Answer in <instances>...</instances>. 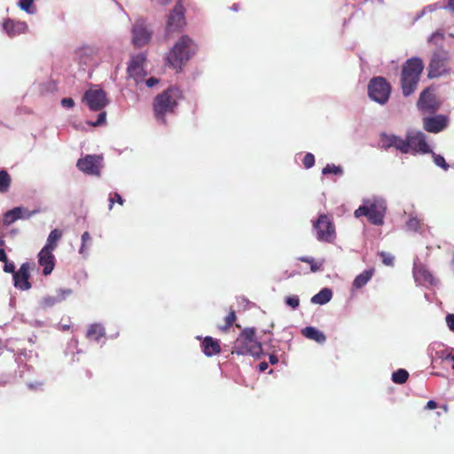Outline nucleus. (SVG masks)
<instances>
[{
    "label": "nucleus",
    "instance_id": "nucleus-1",
    "mask_svg": "<svg viewBox=\"0 0 454 454\" xmlns=\"http://www.w3.org/2000/svg\"><path fill=\"white\" fill-rule=\"evenodd\" d=\"M423 70L424 63L419 57L411 58L404 62L401 73V87L404 97H409L415 91Z\"/></svg>",
    "mask_w": 454,
    "mask_h": 454
},
{
    "label": "nucleus",
    "instance_id": "nucleus-2",
    "mask_svg": "<svg viewBox=\"0 0 454 454\" xmlns=\"http://www.w3.org/2000/svg\"><path fill=\"white\" fill-rule=\"evenodd\" d=\"M182 97V91L175 86H170L153 100L154 116L159 122L166 123L165 116L173 114L177 106L178 100Z\"/></svg>",
    "mask_w": 454,
    "mask_h": 454
},
{
    "label": "nucleus",
    "instance_id": "nucleus-3",
    "mask_svg": "<svg viewBox=\"0 0 454 454\" xmlns=\"http://www.w3.org/2000/svg\"><path fill=\"white\" fill-rule=\"evenodd\" d=\"M197 51V45L188 35H182L175 43L168 56V61L174 68L182 69V66L190 60Z\"/></svg>",
    "mask_w": 454,
    "mask_h": 454
},
{
    "label": "nucleus",
    "instance_id": "nucleus-4",
    "mask_svg": "<svg viewBox=\"0 0 454 454\" xmlns=\"http://www.w3.org/2000/svg\"><path fill=\"white\" fill-rule=\"evenodd\" d=\"M387 209L385 200L373 198L364 200L363 204L355 211L356 217L366 216L374 225H382Z\"/></svg>",
    "mask_w": 454,
    "mask_h": 454
},
{
    "label": "nucleus",
    "instance_id": "nucleus-5",
    "mask_svg": "<svg viewBox=\"0 0 454 454\" xmlns=\"http://www.w3.org/2000/svg\"><path fill=\"white\" fill-rule=\"evenodd\" d=\"M368 96L380 105H385L390 97L391 86L382 76H376L370 80L368 83Z\"/></svg>",
    "mask_w": 454,
    "mask_h": 454
},
{
    "label": "nucleus",
    "instance_id": "nucleus-6",
    "mask_svg": "<svg viewBox=\"0 0 454 454\" xmlns=\"http://www.w3.org/2000/svg\"><path fill=\"white\" fill-rule=\"evenodd\" d=\"M313 228L317 231V239L321 242L332 243L335 239V227L327 215L321 214L313 222Z\"/></svg>",
    "mask_w": 454,
    "mask_h": 454
},
{
    "label": "nucleus",
    "instance_id": "nucleus-7",
    "mask_svg": "<svg viewBox=\"0 0 454 454\" xmlns=\"http://www.w3.org/2000/svg\"><path fill=\"white\" fill-rule=\"evenodd\" d=\"M82 101L93 112L101 111L109 104L106 93L102 89H90L86 90L82 96Z\"/></svg>",
    "mask_w": 454,
    "mask_h": 454
},
{
    "label": "nucleus",
    "instance_id": "nucleus-8",
    "mask_svg": "<svg viewBox=\"0 0 454 454\" xmlns=\"http://www.w3.org/2000/svg\"><path fill=\"white\" fill-rule=\"evenodd\" d=\"M449 59V52L441 46L433 52L428 65V78H436L445 72V64Z\"/></svg>",
    "mask_w": 454,
    "mask_h": 454
},
{
    "label": "nucleus",
    "instance_id": "nucleus-9",
    "mask_svg": "<svg viewBox=\"0 0 454 454\" xmlns=\"http://www.w3.org/2000/svg\"><path fill=\"white\" fill-rule=\"evenodd\" d=\"M405 139L409 145V152L411 150L413 153H420L423 154L432 153L430 146L426 141V136L422 131L409 130Z\"/></svg>",
    "mask_w": 454,
    "mask_h": 454
},
{
    "label": "nucleus",
    "instance_id": "nucleus-10",
    "mask_svg": "<svg viewBox=\"0 0 454 454\" xmlns=\"http://www.w3.org/2000/svg\"><path fill=\"white\" fill-rule=\"evenodd\" d=\"M184 12V7L178 2L168 16L166 25V33L168 35L184 27L185 25Z\"/></svg>",
    "mask_w": 454,
    "mask_h": 454
},
{
    "label": "nucleus",
    "instance_id": "nucleus-11",
    "mask_svg": "<svg viewBox=\"0 0 454 454\" xmlns=\"http://www.w3.org/2000/svg\"><path fill=\"white\" fill-rule=\"evenodd\" d=\"M152 31L148 29L145 20L138 19L132 27V42L137 48L145 46L151 39Z\"/></svg>",
    "mask_w": 454,
    "mask_h": 454
},
{
    "label": "nucleus",
    "instance_id": "nucleus-12",
    "mask_svg": "<svg viewBox=\"0 0 454 454\" xmlns=\"http://www.w3.org/2000/svg\"><path fill=\"white\" fill-rule=\"evenodd\" d=\"M103 158L99 155L88 154L78 160L76 167L88 175H99V168Z\"/></svg>",
    "mask_w": 454,
    "mask_h": 454
},
{
    "label": "nucleus",
    "instance_id": "nucleus-13",
    "mask_svg": "<svg viewBox=\"0 0 454 454\" xmlns=\"http://www.w3.org/2000/svg\"><path fill=\"white\" fill-rule=\"evenodd\" d=\"M417 106L423 112L434 113L439 109L440 104L431 88L428 87L420 93Z\"/></svg>",
    "mask_w": 454,
    "mask_h": 454
},
{
    "label": "nucleus",
    "instance_id": "nucleus-14",
    "mask_svg": "<svg viewBox=\"0 0 454 454\" xmlns=\"http://www.w3.org/2000/svg\"><path fill=\"white\" fill-rule=\"evenodd\" d=\"M31 265L29 262H24L21 264L19 270L14 272L12 275L14 286L21 291H27L31 288V283L29 282Z\"/></svg>",
    "mask_w": 454,
    "mask_h": 454
},
{
    "label": "nucleus",
    "instance_id": "nucleus-15",
    "mask_svg": "<svg viewBox=\"0 0 454 454\" xmlns=\"http://www.w3.org/2000/svg\"><path fill=\"white\" fill-rule=\"evenodd\" d=\"M381 147L385 150H388L390 147H395L402 153H409V145L406 139H403L395 135H387L382 133L380 136Z\"/></svg>",
    "mask_w": 454,
    "mask_h": 454
},
{
    "label": "nucleus",
    "instance_id": "nucleus-16",
    "mask_svg": "<svg viewBox=\"0 0 454 454\" xmlns=\"http://www.w3.org/2000/svg\"><path fill=\"white\" fill-rule=\"evenodd\" d=\"M232 353L246 356L250 355L254 357L260 358L262 354V348L261 343L250 344L248 342L240 341L237 339Z\"/></svg>",
    "mask_w": 454,
    "mask_h": 454
},
{
    "label": "nucleus",
    "instance_id": "nucleus-17",
    "mask_svg": "<svg viewBox=\"0 0 454 454\" xmlns=\"http://www.w3.org/2000/svg\"><path fill=\"white\" fill-rule=\"evenodd\" d=\"M448 125V118L443 114L425 117L423 119V127L427 132L439 133Z\"/></svg>",
    "mask_w": 454,
    "mask_h": 454
},
{
    "label": "nucleus",
    "instance_id": "nucleus-18",
    "mask_svg": "<svg viewBox=\"0 0 454 454\" xmlns=\"http://www.w3.org/2000/svg\"><path fill=\"white\" fill-rule=\"evenodd\" d=\"M37 211H35V210L28 212L23 207H13L12 209L8 210L7 212H5L4 214L3 223L4 225L9 226L12 223H13L15 221H17L18 219H21V218L28 219V218H30Z\"/></svg>",
    "mask_w": 454,
    "mask_h": 454
},
{
    "label": "nucleus",
    "instance_id": "nucleus-19",
    "mask_svg": "<svg viewBox=\"0 0 454 454\" xmlns=\"http://www.w3.org/2000/svg\"><path fill=\"white\" fill-rule=\"evenodd\" d=\"M73 290L70 288H59L57 290V295L56 296H51L47 295L43 297L40 302L39 306L43 309H47L49 308L53 307L55 304L61 302L62 301L66 300L67 296L72 294Z\"/></svg>",
    "mask_w": 454,
    "mask_h": 454
},
{
    "label": "nucleus",
    "instance_id": "nucleus-20",
    "mask_svg": "<svg viewBox=\"0 0 454 454\" xmlns=\"http://www.w3.org/2000/svg\"><path fill=\"white\" fill-rule=\"evenodd\" d=\"M413 276L416 282L421 285H434L435 282L434 278L431 272L419 262H414Z\"/></svg>",
    "mask_w": 454,
    "mask_h": 454
},
{
    "label": "nucleus",
    "instance_id": "nucleus-21",
    "mask_svg": "<svg viewBox=\"0 0 454 454\" xmlns=\"http://www.w3.org/2000/svg\"><path fill=\"white\" fill-rule=\"evenodd\" d=\"M38 262L43 267V274L44 276L50 275L55 266V257L52 251L43 247L38 254Z\"/></svg>",
    "mask_w": 454,
    "mask_h": 454
},
{
    "label": "nucleus",
    "instance_id": "nucleus-22",
    "mask_svg": "<svg viewBox=\"0 0 454 454\" xmlns=\"http://www.w3.org/2000/svg\"><path fill=\"white\" fill-rule=\"evenodd\" d=\"M3 28L11 37L25 33L27 30V25L24 21H15L12 19H6L3 23Z\"/></svg>",
    "mask_w": 454,
    "mask_h": 454
},
{
    "label": "nucleus",
    "instance_id": "nucleus-23",
    "mask_svg": "<svg viewBox=\"0 0 454 454\" xmlns=\"http://www.w3.org/2000/svg\"><path fill=\"white\" fill-rule=\"evenodd\" d=\"M145 60V57L142 53H139L137 56L133 57L127 67L128 74L130 77L145 75V74L144 73L142 67Z\"/></svg>",
    "mask_w": 454,
    "mask_h": 454
},
{
    "label": "nucleus",
    "instance_id": "nucleus-24",
    "mask_svg": "<svg viewBox=\"0 0 454 454\" xmlns=\"http://www.w3.org/2000/svg\"><path fill=\"white\" fill-rule=\"evenodd\" d=\"M202 350L205 356H212L221 352V347L218 340H215L210 336L204 338L201 343Z\"/></svg>",
    "mask_w": 454,
    "mask_h": 454
},
{
    "label": "nucleus",
    "instance_id": "nucleus-25",
    "mask_svg": "<svg viewBox=\"0 0 454 454\" xmlns=\"http://www.w3.org/2000/svg\"><path fill=\"white\" fill-rule=\"evenodd\" d=\"M301 334L309 340H315L318 344H324L326 341L325 334L314 326L302 328Z\"/></svg>",
    "mask_w": 454,
    "mask_h": 454
},
{
    "label": "nucleus",
    "instance_id": "nucleus-26",
    "mask_svg": "<svg viewBox=\"0 0 454 454\" xmlns=\"http://www.w3.org/2000/svg\"><path fill=\"white\" fill-rule=\"evenodd\" d=\"M332 297H333V291L328 287H325V288L321 289L314 296H312L310 301L313 304L325 305L331 301Z\"/></svg>",
    "mask_w": 454,
    "mask_h": 454
},
{
    "label": "nucleus",
    "instance_id": "nucleus-27",
    "mask_svg": "<svg viewBox=\"0 0 454 454\" xmlns=\"http://www.w3.org/2000/svg\"><path fill=\"white\" fill-rule=\"evenodd\" d=\"M373 272V269L364 270L362 273H360L355 278L353 281V286L356 289H360L363 286H364L372 278Z\"/></svg>",
    "mask_w": 454,
    "mask_h": 454
},
{
    "label": "nucleus",
    "instance_id": "nucleus-28",
    "mask_svg": "<svg viewBox=\"0 0 454 454\" xmlns=\"http://www.w3.org/2000/svg\"><path fill=\"white\" fill-rule=\"evenodd\" d=\"M62 237V231L59 229L52 230L48 238L47 242L43 248L49 249L51 251H53L57 247V242L61 239Z\"/></svg>",
    "mask_w": 454,
    "mask_h": 454
},
{
    "label": "nucleus",
    "instance_id": "nucleus-29",
    "mask_svg": "<svg viewBox=\"0 0 454 454\" xmlns=\"http://www.w3.org/2000/svg\"><path fill=\"white\" fill-rule=\"evenodd\" d=\"M238 339H239V342L245 341L250 344L261 343L255 339V328L254 327H247L243 329Z\"/></svg>",
    "mask_w": 454,
    "mask_h": 454
},
{
    "label": "nucleus",
    "instance_id": "nucleus-30",
    "mask_svg": "<svg viewBox=\"0 0 454 454\" xmlns=\"http://www.w3.org/2000/svg\"><path fill=\"white\" fill-rule=\"evenodd\" d=\"M105 335V328L99 324H93L87 331V337L98 341Z\"/></svg>",
    "mask_w": 454,
    "mask_h": 454
},
{
    "label": "nucleus",
    "instance_id": "nucleus-31",
    "mask_svg": "<svg viewBox=\"0 0 454 454\" xmlns=\"http://www.w3.org/2000/svg\"><path fill=\"white\" fill-rule=\"evenodd\" d=\"M11 176L5 169H0V192L5 193L11 185Z\"/></svg>",
    "mask_w": 454,
    "mask_h": 454
},
{
    "label": "nucleus",
    "instance_id": "nucleus-32",
    "mask_svg": "<svg viewBox=\"0 0 454 454\" xmlns=\"http://www.w3.org/2000/svg\"><path fill=\"white\" fill-rule=\"evenodd\" d=\"M409 378V372L405 369H398L392 373V380L396 384H403Z\"/></svg>",
    "mask_w": 454,
    "mask_h": 454
},
{
    "label": "nucleus",
    "instance_id": "nucleus-33",
    "mask_svg": "<svg viewBox=\"0 0 454 454\" xmlns=\"http://www.w3.org/2000/svg\"><path fill=\"white\" fill-rule=\"evenodd\" d=\"M298 260L301 262H303L309 263L310 270L312 272H317V271L320 270L323 266V262H317L312 257L301 256L298 258Z\"/></svg>",
    "mask_w": 454,
    "mask_h": 454
},
{
    "label": "nucleus",
    "instance_id": "nucleus-34",
    "mask_svg": "<svg viewBox=\"0 0 454 454\" xmlns=\"http://www.w3.org/2000/svg\"><path fill=\"white\" fill-rule=\"evenodd\" d=\"M323 175L334 174L341 176L343 169L340 166H335L334 164H327L322 170Z\"/></svg>",
    "mask_w": 454,
    "mask_h": 454
},
{
    "label": "nucleus",
    "instance_id": "nucleus-35",
    "mask_svg": "<svg viewBox=\"0 0 454 454\" xmlns=\"http://www.w3.org/2000/svg\"><path fill=\"white\" fill-rule=\"evenodd\" d=\"M432 154V157H433V160H434V162L436 166L442 168V169L444 170H448L450 166L449 164L446 162L445 159L443 158V156L440 155V154H436L434 152L432 151V153H430Z\"/></svg>",
    "mask_w": 454,
    "mask_h": 454
},
{
    "label": "nucleus",
    "instance_id": "nucleus-36",
    "mask_svg": "<svg viewBox=\"0 0 454 454\" xmlns=\"http://www.w3.org/2000/svg\"><path fill=\"white\" fill-rule=\"evenodd\" d=\"M443 39V33L441 31H436L430 35V37L428 38V43H433L440 48L441 46H442L441 43Z\"/></svg>",
    "mask_w": 454,
    "mask_h": 454
},
{
    "label": "nucleus",
    "instance_id": "nucleus-37",
    "mask_svg": "<svg viewBox=\"0 0 454 454\" xmlns=\"http://www.w3.org/2000/svg\"><path fill=\"white\" fill-rule=\"evenodd\" d=\"M285 303L293 309H297L300 306V299L297 295L286 296L285 299Z\"/></svg>",
    "mask_w": 454,
    "mask_h": 454
},
{
    "label": "nucleus",
    "instance_id": "nucleus-38",
    "mask_svg": "<svg viewBox=\"0 0 454 454\" xmlns=\"http://www.w3.org/2000/svg\"><path fill=\"white\" fill-rule=\"evenodd\" d=\"M379 255L382 259V262L385 265H387V266L394 265L395 257L391 254H389L387 252L381 251V252H379Z\"/></svg>",
    "mask_w": 454,
    "mask_h": 454
},
{
    "label": "nucleus",
    "instance_id": "nucleus-39",
    "mask_svg": "<svg viewBox=\"0 0 454 454\" xmlns=\"http://www.w3.org/2000/svg\"><path fill=\"white\" fill-rule=\"evenodd\" d=\"M106 121V112L101 110L98 115L97 120L95 121H89L88 123H89V125H90L92 127H98V126L105 124Z\"/></svg>",
    "mask_w": 454,
    "mask_h": 454
},
{
    "label": "nucleus",
    "instance_id": "nucleus-40",
    "mask_svg": "<svg viewBox=\"0 0 454 454\" xmlns=\"http://www.w3.org/2000/svg\"><path fill=\"white\" fill-rule=\"evenodd\" d=\"M435 356L442 361L454 359V355L450 353L448 349H442L435 352Z\"/></svg>",
    "mask_w": 454,
    "mask_h": 454
},
{
    "label": "nucleus",
    "instance_id": "nucleus-41",
    "mask_svg": "<svg viewBox=\"0 0 454 454\" xmlns=\"http://www.w3.org/2000/svg\"><path fill=\"white\" fill-rule=\"evenodd\" d=\"M35 0H20L19 1V6L21 10L25 11L27 13H33V10L31 9V6L33 4Z\"/></svg>",
    "mask_w": 454,
    "mask_h": 454
},
{
    "label": "nucleus",
    "instance_id": "nucleus-42",
    "mask_svg": "<svg viewBox=\"0 0 454 454\" xmlns=\"http://www.w3.org/2000/svg\"><path fill=\"white\" fill-rule=\"evenodd\" d=\"M302 163L306 168H310L315 164V157L311 153H307L302 160Z\"/></svg>",
    "mask_w": 454,
    "mask_h": 454
},
{
    "label": "nucleus",
    "instance_id": "nucleus-43",
    "mask_svg": "<svg viewBox=\"0 0 454 454\" xmlns=\"http://www.w3.org/2000/svg\"><path fill=\"white\" fill-rule=\"evenodd\" d=\"M406 225L409 230L417 231L420 227V223L417 217H411L406 223Z\"/></svg>",
    "mask_w": 454,
    "mask_h": 454
},
{
    "label": "nucleus",
    "instance_id": "nucleus-44",
    "mask_svg": "<svg viewBox=\"0 0 454 454\" xmlns=\"http://www.w3.org/2000/svg\"><path fill=\"white\" fill-rule=\"evenodd\" d=\"M91 240V238H90V235L88 231H85L82 233V246L79 249V253L81 254H85V243L87 241H90Z\"/></svg>",
    "mask_w": 454,
    "mask_h": 454
},
{
    "label": "nucleus",
    "instance_id": "nucleus-45",
    "mask_svg": "<svg viewBox=\"0 0 454 454\" xmlns=\"http://www.w3.org/2000/svg\"><path fill=\"white\" fill-rule=\"evenodd\" d=\"M4 263V271L6 272V273H12V275L14 274V272H16L15 270V264L13 262H11L8 260V258L6 259V261H4L3 262Z\"/></svg>",
    "mask_w": 454,
    "mask_h": 454
},
{
    "label": "nucleus",
    "instance_id": "nucleus-46",
    "mask_svg": "<svg viewBox=\"0 0 454 454\" xmlns=\"http://www.w3.org/2000/svg\"><path fill=\"white\" fill-rule=\"evenodd\" d=\"M236 320V315L234 311L230 312V314L225 317V326L223 329H227L231 327Z\"/></svg>",
    "mask_w": 454,
    "mask_h": 454
},
{
    "label": "nucleus",
    "instance_id": "nucleus-47",
    "mask_svg": "<svg viewBox=\"0 0 454 454\" xmlns=\"http://www.w3.org/2000/svg\"><path fill=\"white\" fill-rule=\"evenodd\" d=\"M61 106L65 108H72L74 106V101L72 98H64L61 99Z\"/></svg>",
    "mask_w": 454,
    "mask_h": 454
},
{
    "label": "nucleus",
    "instance_id": "nucleus-48",
    "mask_svg": "<svg viewBox=\"0 0 454 454\" xmlns=\"http://www.w3.org/2000/svg\"><path fill=\"white\" fill-rule=\"evenodd\" d=\"M445 320L449 329L454 333V314H448Z\"/></svg>",
    "mask_w": 454,
    "mask_h": 454
},
{
    "label": "nucleus",
    "instance_id": "nucleus-49",
    "mask_svg": "<svg viewBox=\"0 0 454 454\" xmlns=\"http://www.w3.org/2000/svg\"><path fill=\"white\" fill-rule=\"evenodd\" d=\"M114 197H115V201L116 202H118L120 205L123 204L124 200L121 198V196L119 193H117V192L114 193ZM109 201H110L109 209H112L113 205L114 203V200L113 198H109Z\"/></svg>",
    "mask_w": 454,
    "mask_h": 454
},
{
    "label": "nucleus",
    "instance_id": "nucleus-50",
    "mask_svg": "<svg viewBox=\"0 0 454 454\" xmlns=\"http://www.w3.org/2000/svg\"><path fill=\"white\" fill-rule=\"evenodd\" d=\"M159 83V79L156 78V77H150L148 78L146 81H145V84L148 88H153V86H155L156 84Z\"/></svg>",
    "mask_w": 454,
    "mask_h": 454
},
{
    "label": "nucleus",
    "instance_id": "nucleus-51",
    "mask_svg": "<svg viewBox=\"0 0 454 454\" xmlns=\"http://www.w3.org/2000/svg\"><path fill=\"white\" fill-rule=\"evenodd\" d=\"M42 385H43V383H42V382H35V383L30 382V383H28V384H27V387H28L30 389L34 390V389H37V388L41 387H42Z\"/></svg>",
    "mask_w": 454,
    "mask_h": 454
},
{
    "label": "nucleus",
    "instance_id": "nucleus-52",
    "mask_svg": "<svg viewBox=\"0 0 454 454\" xmlns=\"http://www.w3.org/2000/svg\"><path fill=\"white\" fill-rule=\"evenodd\" d=\"M438 403L434 401V400H430L427 403V406L426 408L429 409V410H434L437 407Z\"/></svg>",
    "mask_w": 454,
    "mask_h": 454
},
{
    "label": "nucleus",
    "instance_id": "nucleus-53",
    "mask_svg": "<svg viewBox=\"0 0 454 454\" xmlns=\"http://www.w3.org/2000/svg\"><path fill=\"white\" fill-rule=\"evenodd\" d=\"M268 367H269V364L267 362H261L258 365V370L260 372H264L268 369Z\"/></svg>",
    "mask_w": 454,
    "mask_h": 454
},
{
    "label": "nucleus",
    "instance_id": "nucleus-54",
    "mask_svg": "<svg viewBox=\"0 0 454 454\" xmlns=\"http://www.w3.org/2000/svg\"><path fill=\"white\" fill-rule=\"evenodd\" d=\"M7 258L8 257L5 251L2 247H0V262L6 261Z\"/></svg>",
    "mask_w": 454,
    "mask_h": 454
},
{
    "label": "nucleus",
    "instance_id": "nucleus-55",
    "mask_svg": "<svg viewBox=\"0 0 454 454\" xmlns=\"http://www.w3.org/2000/svg\"><path fill=\"white\" fill-rule=\"evenodd\" d=\"M269 359H270V363L271 364H276L278 362V356L276 355H274V354L270 355V358Z\"/></svg>",
    "mask_w": 454,
    "mask_h": 454
},
{
    "label": "nucleus",
    "instance_id": "nucleus-56",
    "mask_svg": "<svg viewBox=\"0 0 454 454\" xmlns=\"http://www.w3.org/2000/svg\"><path fill=\"white\" fill-rule=\"evenodd\" d=\"M153 2L159 5H167L170 3V0H153Z\"/></svg>",
    "mask_w": 454,
    "mask_h": 454
},
{
    "label": "nucleus",
    "instance_id": "nucleus-57",
    "mask_svg": "<svg viewBox=\"0 0 454 454\" xmlns=\"http://www.w3.org/2000/svg\"><path fill=\"white\" fill-rule=\"evenodd\" d=\"M445 8L450 10L451 12H454V0H449Z\"/></svg>",
    "mask_w": 454,
    "mask_h": 454
},
{
    "label": "nucleus",
    "instance_id": "nucleus-58",
    "mask_svg": "<svg viewBox=\"0 0 454 454\" xmlns=\"http://www.w3.org/2000/svg\"><path fill=\"white\" fill-rule=\"evenodd\" d=\"M239 4H232V5H231V11H234V12H238V11H239Z\"/></svg>",
    "mask_w": 454,
    "mask_h": 454
},
{
    "label": "nucleus",
    "instance_id": "nucleus-59",
    "mask_svg": "<svg viewBox=\"0 0 454 454\" xmlns=\"http://www.w3.org/2000/svg\"><path fill=\"white\" fill-rule=\"evenodd\" d=\"M4 245V241L2 239H0V247H2Z\"/></svg>",
    "mask_w": 454,
    "mask_h": 454
},
{
    "label": "nucleus",
    "instance_id": "nucleus-60",
    "mask_svg": "<svg viewBox=\"0 0 454 454\" xmlns=\"http://www.w3.org/2000/svg\"><path fill=\"white\" fill-rule=\"evenodd\" d=\"M452 370H454V364H452Z\"/></svg>",
    "mask_w": 454,
    "mask_h": 454
}]
</instances>
